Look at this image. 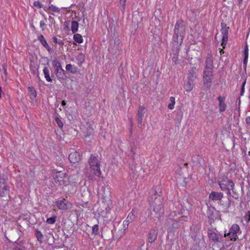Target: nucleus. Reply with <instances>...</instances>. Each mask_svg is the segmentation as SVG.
Wrapping results in <instances>:
<instances>
[{
  "instance_id": "obj_1",
  "label": "nucleus",
  "mask_w": 250,
  "mask_h": 250,
  "mask_svg": "<svg viewBox=\"0 0 250 250\" xmlns=\"http://www.w3.org/2000/svg\"><path fill=\"white\" fill-rule=\"evenodd\" d=\"M101 158L93 154H91L88 158L89 167L85 172V176L89 180H98L102 174L101 170Z\"/></svg>"
},
{
  "instance_id": "obj_2",
  "label": "nucleus",
  "mask_w": 250,
  "mask_h": 250,
  "mask_svg": "<svg viewBox=\"0 0 250 250\" xmlns=\"http://www.w3.org/2000/svg\"><path fill=\"white\" fill-rule=\"evenodd\" d=\"M186 35V25L184 21H177L174 28V34L173 36V42L174 45L180 46L183 41Z\"/></svg>"
},
{
  "instance_id": "obj_3",
  "label": "nucleus",
  "mask_w": 250,
  "mask_h": 250,
  "mask_svg": "<svg viewBox=\"0 0 250 250\" xmlns=\"http://www.w3.org/2000/svg\"><path fill=\"white\" fill-rule=\"evenodd\" d=\"M148 201L154 211L158 212L161 211L162 208L161 198L159 196L155 189H152L150 191Z\"/></svg>"
},
{
  "instance_id": "obj_4",
  "label": "nucleus",
  "mask_w": 250,
  "mask_h": 250,
  "mask_svg": "<svg viewBox=\"0 0 250 250\" xmlns=\"http://www.w3.org/2000/svg\"><path fill=\"white\" fill-rule=\"evenodd\" d=\"M54 185L56 187L65 186L68 183V178L64 173L61 171L56 172L53 174Z\"/></svg>"
},
{
  "instance_id": "obj_5",
  "label": "nucleus",
  "mask_w": 250,
  "mask_h": 250,
  "mask_svg": "<svg viewBox=\"0 0 250 250\" xmlns=\"http://www.w3.org/2000/svg\"><path fill=\"white\" fill-rule=\"evenodd\" d=\"M195 72L193 70L189 71L187 80L185 83L184 88L187 92H190L194 86V81L196 79Z\"/></svg>"
},
{
  "instance_id": "obj_6",
  "label": "nucleus",
  "mask_w": 250,
  "mask_h": 250,
  "mask_svg": "<svg viewBox=\"0 0 250 250\" xmlns=\"http://www.w3.org/2000/svg\"><path fill=\"white\" fill-rule=\"evenodd\" d=\"M208 235L209 240L214 243L220 242L221 240L222 235L216 229H209L208 231Z\"/></svg>"
},
{
  "instance_id": "obj_7",
  "label": "nucleus",
  "mask_w": 250,
  "mask_h": 250,
  "mask_svg": "<svg viewBox=\"0 0 250 250\" xmlns=\"http://www.w3.org/2000/svg\"><path fill=\"white\" fill-rule=\"evenodd\" d=\"M218 184L222 190H227V194L228 195L230 194V189L229 186L230 187L231 189H233L234 187V183L232 181L229 180L218 181Z\"/></svg>"
},
{
  "instance_id": "obj_8",
  "label": "nucleus",
  "mask_w": 250,
  "mask_h": 250,
  "mask_svg": "<svg viewBox=\"0 0 250 250\" xmlns=\"http://www.w3.org/2000/svg\"><path fill=\"white\" fill-rule=\"evenodd\" d=\"M240 230V227L237 224H233L229 229L228 233H225L224 235H228L231 240H236L237 238V234Z\"/></svg>"
},
{
  "instance_id": "obj_9",
  "label": "nucleus",
  "mask_w": 250,
  "mask_h": 250,
  "mask_svg": "<svg viewBox=\"0 0 250 250\" xmlns=\"http://www.w3.org/2000/svg\"><path fill=\"white\" fill-rule=\"evenodd\" d=\"M56 205L60 210H68L72 208V204L65 199L57 200L56 202Z\"/></svg>"
},
{
  "instance_id": "obj_10",
  "label": "nucleus",
  "mask_w": 250,
  "mask_h": 250,
  "mask_svg": "<svg viewBox=\"0 0 250 250\" xmlns=\"http://www.w3.org/2000/svg\"><path fill=\"white\" fill-rule=\"evenodd\" d=\"M212 71L205 70L203 75V81L205 85L208 87L210 85L212 81Z\"/></svg>"
},
{
  "instance_id": "obj_11",
  "label": "nucleus",
  "mask_w": 250,
  "mask_h": 250,
  "mask_svg": "<svg viewBox=\"0 0 250 250\" xmlns=\"http://www.w3.org/2000/svg\"><path fill=\"white\" fill-rule=\"evenodd\" d=\"M9 190L10 187L0 180V196L5 197L8 195V197L10 198L9 195Z\"/></svg>"
},
{
  "instance_id": "obj_12",
  "label": "nucleus",
  "mask_w": 250,
  "mask_h": 250,
  "mask_svg": "<svg viewBox=\"0 0 250 250\" xmlns=\"http://www.w3.org/2000/svg\"><path fill=\"white\" fill-rule=\"evenodd\" d=\"M68 158L71 163L75 164L81 160V156L79 152L74 151L70 153Z\"/></svg>"
},
{
  "instance_id": "obj_13",
  "label": "nucleus",
  "mask_w": 250,
  "mask_h": 250,
  "mask_svg": "<svg viewBox=\"0 0 250 250\" xmlns=\"http://www.w3.org/2000/svg\"><path fill=\"white\" fill-rule=\"evenodd\" d=\"M223 196L222 192L212 191L209 195V199L212 201H220L223 198Z\"/></svg>"
},
{
  "instance_id": "obj_14",
  "label": "nucleus",
  "mask_w": 250,
  "mask_h": 250,
  "mask_svg": "<svg viewBox=\"0 0 250 250\" xmlns=\"http://www.w3.org/2000/svg\"><path fill=\"white\" fill-rule=\"evenodd\" d=\"M221 32L223 34L221 46L223 47V48H225L228 39V29L226 28H223L221 29Z\"/></svg>"
},
{
  "instance_id": "obj_15",
  "label": "nucleus",
  "mask_w": 250,
  "mask_h": 250,
  "mask_svg": "<svg viewBox=\"0 0 250 250\" xmlns=\"http://www.w3.org/2000/svg\"><path fill=\"white\" fill-rule=\"evenodd\" d=\"M226 98L223 96H219L218 97V100L219 101V109L220 112H223L225 111L227 104L225 103Z\"/></svg>"
},
{
  "instance_id": "obj_16",
  "label": "nucleus",
  "mask_w": 250,
  "mask_h": 250,
  "mask_svg": "<svg viewBox=\"0 0 250 250\" xmlns=\"http://www.w3.org/2000/svg\"><path fill=\"white\" fill-rule=\"evenodd\" d=\"M52 65L54 67L55 72L57 73H61L64 71V70L62 69L61 64L60 62H59L57 59H54L52 61Z\"/></svg>"
},
{
  "instance_id": "obj_17",
  "label": "nucleus",
  "mask_w": 250,
  "mask_h": 250,
  "mask_svg": "<svg viewBox=\"0 0 250 250\" xmlns=\"http://www.w3.org/2000/svg\"><path fill=\"white\" fill-rule=\"evenodd\" d=\"M146 112V108L142 106H139L138 110V121L139 124H141L142 123L143 118L144 117V114Z\"/></svg>"
},
{
  "instance_id": "obj_18",
  "label": "nucleus",
  "mask_w": 250,
  "mask_h": 250,
  "mask_svg": "<svg viewBox=\"0 0 250 250\" xmlns=\"http://www.w3.org/2000/svg\"><path fill=\"white\" fill-rule=\"evenodd\" d=\"M157 232L155 230H151L148 235V241L149 243H153L157 238Z\"/></svg>"
},
{
  "instance_id": "obj_19",
  "label": "nucleus",
  "mask_w": 250,
  "mask_h": 250,
  "mask_svg": "<svg viewBox=\"0 0 250 250\" xmlns=\"http://www.w3.org/2000/svg\"><path fill=\"white\" fill-rule=\"evenodd\" d=\"M29 91V95L30 99L32 101H35L37 97V92L35 88L32 86H29L28 87Z\"/></svg>"
},
{
  "instance_id": "obj_20",
  "label": "nucleus",
  "mask_w": 250,
  "mask_h": 250,
  "mask_svg": "<svg viewBox=\"0 0 250 250\" xmlns=\"http://www.w3.org/2000/svg\"><path fill=\"white\" fill-rule=\"evenodd\" d=\"M38 40L41 42L42 44L49 51L51 48L48 44L46 40L42 35H41L38 37Z\"/></svg>"
},
{
  "instance_id": "obj_21",
  "label": "nucleus",
  "mask_w": 250,
  "mask_h": 250,
  "mask_svg": "<svg viewBox=\"0 0 250 250\" xmlns=\"http://www.w3.org/2000/svg\"><path fill=\"white\" fill-rule=\"evenodd\" d=\"M213 59L211 57H208L206 61L205 70L212 71Z\"/></svg>"
},
{
  "instance_id": "obj_22",
  "label": "nucleus",
  "mask_w": 250,
  "mask_h": 250,
  "mask_svg": "<svg viewBox=\"0 0 250 250\" xmlns=\"http://www.w3.org/2000/svg\"><path fill=\"white\" fill-rule=\"evenodd\" d=\"M243 54H244L243 64L245 67H246L247 63H248V57H249V49H248V46L247 44L246 45V46L244 48Z\"/></svg>"
},
{
  "instance_id": "obj_23",
  "label": "nucleus",
  "mask_w": 250,
  "mask_h": 250,
  "mask_svg": "<svg viewBox=\"0 0 250 250\" xmlns=\"http://www.w3.org/2000/svg\"><path fill=\"white\" fill-rule=\"evenodd\" d=\"M134 210L132 209V211L131 212H130L128 215V216L127 217V220L124 221L123 225H124V227L125 229L128 227V222H129V221L131 222L133 220V217L134 215Z\"/></svg>"
},
{
  "instance_id": "obj_24",
  "label": "nucleus",
  "mask_w": 250,
  "mask_h": 250,
  "mask_svg": "<svg viewBox=\"0 0 250 250\" xmlns=\"http://www.w3.org/2000/svg\"><path fill=\"white\" fill-rule=\"evenodd\" d=\"M76 60L77 61L78 64L81 65L85 61V56L82 53H79L76 56Z\"/></svg>"
},
{
  "instance_id": "obj_25",
  "label": "nucleus",
  "mask_w": 250,
  "mask_h": 250,
  "mask_svg": "<svg viewBox=\"0 0 250 250\" xmlns=\"http://www.w3.org/2000/svg\"><path fill=\"white\" fill-rule=\"evenodd\" d=\"M67 71L70 72L72 74H75L78 72V68L76 66L71 64H67L65 66Z\"/></svg>"
},
{
  "instance_id": "obj_26",
  "label": "nucleus",
  "mask_w": 250,
  "mask_h": 250,
  "mask_svg": "<svg viewBox=\"0 0 250 250\" xmlns=\"http://www.w3.org/2000/svg\"><path fill=\"white\" fill-rule=\"evenodd\" d=\"M43 72L46 80L48 82H51L52 79L50 77V72L48 68L47 67H44Z\"/></svg>"
},
{
  "instance_id": "obj_27",
  "label": "nucleus",
  "mask_w": 250,
  "mask_h": 250,
  "mask_svg": "<svg viewBox=\"0 0 250 250\" xmlns=\"http://www.w3.org/2000/svg\"><path fill=\"white\" fill-rule=\"evenodd\" d=\"M79 23L76 21H72L71 22V30L73 33L78 31Z\"/></svg>"
},
{
  "instance_id": "obj_28",
  "label": "nucleus",
  "mask_w": 250,
  "mask_h": 250,
  "mask_svg": "<svg viewBox=\"0 0 250 250\" xmlns=\"http://www.w3.org/2000/svg\"><path fill=\"white\" fill-rule=\"evenodd\" d=\"M74 40L78 43H82L83 41V38L80 34H76L73 36Z\"/></svg>"
},
{
  "instance_id": "obj_29",
  "label": "nucleus",
  "mask_w": 250,
  "mask_h": 250,
  "mask_svg": "<svg viewBox=\"0 0 250 250\" xmlns=\"http://www.w3.org/2000/svg\"><path fill=\"white\" fill-rule=\"evenodd\" d=\"M118 4L120 5V9L123 12L125 9L126 0H117Z\"/></svg>"
},
{
  "instance_id": "obj_30",
  "label": "nucleus",
  "mask_w": 250,
  "mask_h": 250,
  "mask_svg": "<svg viewBox=\"0 0 250 250\" xmlns=\"http://www.w3.org/2000/svg\"><path fill=\"white\" fill-rule=\"evenodd\" d=\"M170 103L168 105V108L170 109H173L174 107V105L175 104V99L174 97H170Z\"/></svg>"
},
{
  "instance_id": "obj_31",
  "label": "nucleus",
  "mask_w": 250,
  "mask_h": 250,
  "mask_svg": "<svg viewBox=\"0 0 250 250\" xmlns=\"http://www.w3.org/2000/svg\"><path fill=\"white\" fill-rule=\"evenodd\" d=\"M36 236L37 240L40 242H42L43 239V235L41 231L39 230H36Z\"/></svg>"
},
{
  "instance_id": "obj_32",
  "label": "nucleus",
  "mask_w": 250,
  "mask_h": 250,
  "mask_svg": "<svg viewBox=\"0 0 250 250\" xmlns=\"http://www.w3.org/2000/svg\"><path fill=\"white\" fill-rule=\"evenodd\" d=\"M47 10L57 13L60 11V9L59 8L54 6V5L51 4L48 7Z\"/></svg>"
},
{
  "instance_id": "obj_33",
  "label": "nucleus",
  "mask_w": 250,
  "mask_h": 250,
  "mask_svg": "<svg viewBox=\"0 0 250 250\" xmlns=\"http://www.w3.org/2000/svg\"><path fill=\"white\" fill-rule=\"evenodd\" d=\"M92 234L94 235H98L99 234V226L98 225H94L92 227Z\"/></svg>"
},
{
  "instance_id": "obj_34",
  "label": "nucleus",
  "mask_w": 250,
  "mask_h": 250,
  "mask_svg": "<svg viewBox=\"0 0 250 250\" xmlns=\"http://www.w3.org/2000/svg\"><path fill=\"white\" fill-rule=\"evenodd\" d=\"M56 221V217L53 216L52 217L47 218L46 220V222L48 224H53L55 223Z\"/></svg>"
},
{
  "instance_id": "obj_35",
  "label": "nucleus",
  "mask_w": 250,
  "mask_h": 250,
  "mask_svg": "<svg viewBox=\"0 0 250 250\" xmlns=\"http://www.w3.org/2000/svg\"><path fill=\"white\" fill-rule=\"evenodd\" d=\"M33 5L34 6L38 8H41L42 7L43 5L39 1H35L33 3Z\"/></svg>"
},
{
  "instance_id": "obj_36",
  "label": "nucleus",
  "mask_w": 250,
  "mask_h": 250,
  "mask_svg": "<svg viewBox=\"0 0 250 250\" xmlns=\"http://www.w3.org/2000/svg\"><path fill=\"white\" fill-rule=\"evenodd\" d=\"M244 220L247 222L249 223L250 222V215L249 212H248L247 214H246L244 217Z\"/></svg>"
},
{
  "instance_id": "obj_37",
  "label": "nucleus",
  "mask_w": 250,
  "mask_h": 250,
  "mask_svg": "<svg viewBox=\"0 0 250 250\" xmlns=\"http://www.w3.org/2000/svg\"><path fill=\"white\" fill-rule=\"evenodd\" d=\"M55 121H56V123H57L59 127H60V128L62 127L63 123L58 118H56Z\"/></svg>"
},
{
  "instance_id": "obj_38",
  "label": "nucleus",
  "mask_w": 250,
  "mask_h": 250,
  "mask_svg": "<svg viewBox=\"0 0 250 250\" xmlns=\"http://www.w3.org/2000/svg\"><path fill=\"white\" fill-rule=\"evenodd\" d=\"M245 84H246V81H244L242 84V87H241V91H240V95L241 96H243L244 92H245Z\"/></svg>"
},
{
  "instance_id": "obj_39",
  "label": "nucleus",
  "mask_w": 250,
  "mask_h": 250,
  "mask_svg": "<svg viewBox=\"0 0 250 250\" xmlns=\"http://www.w3.org/2000/svg\"><path fill=\"white\" fill-rule=\"evenodd\" d=\"M12 250H25L24 248L21 246H16Z\"/></svg>"
},
{
  "instance_id": "obj_40",
  "label": "nucleus",
  "mask_w": 250,
  "mask_h": 250,
  "mask_svg": "<svg viewBox=\"0 0 250 250\" xmlns=\"http://www.w3.org/2000/svg\"><path fill=\"white\" fill-rule=\"evenodd\" d=\"M45 22L43 21H41L40 22V26L42 29V30H44V26H45Z\"/></svg>"
},
{
  "instance_id": "obj_41",
  "label": "nucleus",
  "mask_w": 250,
  "mask_h": 250,
  "mask_svg": "<svg viewBox=\"0 0 250 250\" xmlns=\"http://www.w3.org/2000/svg\"><path fill=\"white\" fill-rule=\"evenodd\" d=\"M92 132H93V129L92 128H89L87 133L86 134H85V137H89L90 135H91V134H92Z\"/></svg>"
},
{
  "instance_id": "obj_42",
  "label": "nucleus",
  "mask_w": 250,
  "mask_h": 250,
  "mask_svg": "<svg viewBox=\"0 0 250 250\" xmlns=\"http://www.w3.org/2000/svg\"><path fill=\"white\" fill-rule=\"evenodd\" d=\"M246 122L248 124H250V117H247L246 118Z\"/></svg>"
},
{
  "instance_id": "obj_43",
  "label": "nucleus",
  "mask_w": 250,
  "mask_h": 250,
  "mask_svg": "<svg viewBox=\"0 0 250 250\" xmlns=\"http://www.w3.org/2000/svg\"><path fill=\"white\" fill-rule=\"evenodd\" d=\"M53 41H54V42H55V43L58 42V39L56 37L53 38Z\"/></svg>"
},
{
  "instance_id": "obj_44",
  "label": "nucleus",
  "mask_w": 250,
  "mask_h": 250,
  "mask_svg": "<svg viewBox=\"0 0 250 250\" xmlns=\"http://www.w3.org/2000/svg\"><path fill=\"white\" fill-rule=\"evenodd\" d=\"M66 104V102L64 101L62 102V105L64 106Z\"/></svg>"
},
{
  "instance_id": "obj_45",
  "label": "nucleus",
  "mask_w": 250,
  "mask_h": 250,
  "mask_svg": "<svg viewBox=\"0 0 250 250\" xmlns=\"http://www.w3.org/2000/svg\"><path fill=\"white\" fill-rule=\"evenodd\" d=\"M2 93V89L1 87L0 86V98H1V93Z\"/></svg>"
},
{
  "instance_id": "obj_46",
  "label": "nucleus",
  "mask_w": 250,
  "mask_h": 250,
  "mask_svg": "<svg viewBox=\"0 0 250 250\" xmlns=\"http://www.w3.org/2000/svg\"><path fill=\"white\" fill-rule=\"evenodd\" d=\"M57 43H59V44H63V42L62 41H58V42H57Z\"/></svg>"
},
{
  "instance_id": "obj_47",
  "label": "nucleus",
  "mask_w": 250,
  "mask_h": 250,
  "mask_svg": "<svg viewBox=\"0 0 250 250\" xmlns=\"http://www.w3.org/2000/svg\"><path fill=\"white\" fill-rule=\"evenodd\" d=\"M178 227V225H174V224H173V228H177Z\"/></svg>"
},
{
  "instance_id": "obj_48",
  "label": "nucleus",
  "mask_w": 250,
  "mask_h": 250,
  "mask_svg": "<svg viewBox=\"0 0 250 250\" xmlns=\"http://www.w3.org/2000/svg\"><path fill=\"white\" fill-rule=\"evenodd\" d=\"M107 197V195H106V194L105 196H104V195L103 196L104 198H106Z\"/></svg>"
},
{
  "instance_id": "obj_49",
  "label": "nucleus",
  "mask_w": 250,
  "mask_h": 250,
  "mask_svg": "<svg viewBox=\"0 0 250 250\" xmlns=\"http://www.w3.org/2000/svg\"><path fill=\"white\" fill-rule=\"evenodd\" d=\"M105 188H104V190L105 191Z\"/></svg>"
},
{
  "instance_id": "obj_50",
  "label": "nucleus",
  "mask_w": 250,
  "mask_h": 250,
  "mask_svg": "<svg viewBox=\"0 0 250 250\" xmlns=\"http://www.w3.org/2000/svg\"><path fill=\"white\" fill-rule=\"evenodd\" d=\"M240 1H242L243 0H239Z\"/></svg>"
},
{
  "instance_id": "obj_51",
  "label": "nucleus",
  "mask_w": 250,
  "mask_h": 250,
  "mask_svg": "<svg viewBox=\"0 0 250 250\" xmlns=\"http://www.w3.org/2000/svg\"><path fill=\"white\" fill-rule=\"evenodd\" d=\"M249 214H250V211H249Z\"/></svg>"
},
{
  "instance_id": "obj_52",
  "label": "nucleus",
  "mask_w": 250,
  "mask_h": 250,
  "mask_svg": "<svg viewBox=\"0 0 250 250\" xmlns=\"http://www.w3.org/2000/svg\"><path fill=\"white\" fill-rule=\"evenodd\" d=\"M249 155H250V152H249Z\"/></svg>"
}]
</instances>
